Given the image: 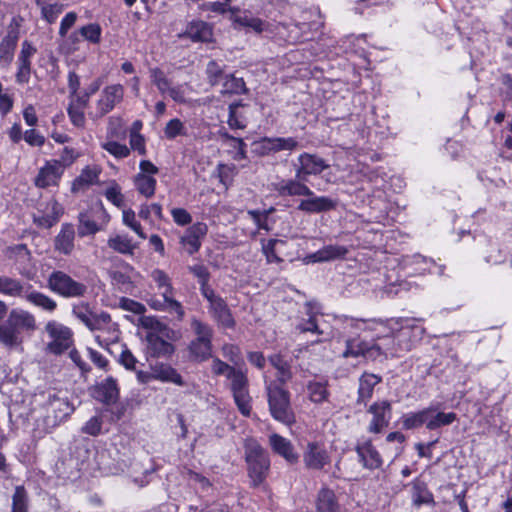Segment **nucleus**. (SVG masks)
<instances>
[{"label":"nucleus","mask_w":512,"mask_h":512,"mask_svg":"<svg viewBox=\"0 0 512 512\" xmlns=\"http://www.w3.org/2000/svg\"><path fill=\"white\" fill-rule=\"evenodd\" d=\"M98 392L102 395V400L106 403L115 402L119 396L117 382L113 377L106 378L98 386Z\"/></svg>","instance_id":"nucleus-43"},{"label":"nucleus","mask_w":512,"mask_h":512,"mask_svg":"<svg viewBox=\"0 0 512 512\" xmlns=\"http://www.w3.org/2000/svg\"><path fill=\"white\" fill-rule=\"evenodd\" d=\"M306 180L295 179L282 180L275 185V190L280 196H313V191L304 183Z\"/></svg>","instance_id":"nucleus-21"},{"label":"nucleus","mask_w":512,"mask_h":512,"mask_svg":"<svg viewBox=\"0 0 512 512\" xmlns=\"http://www.w3.org/2000/svg\"><path fill=\"white\" fill-rule=\"evenodd\" d=\"M348 253V249L340 245H328L311 254L309 258L313 262L330 261L344 257Z\"/></svg>","instance_id":"nucleus-33"},{"label":"nucleus","mask_w":512,"mask_h":512,"mask_svg":"<svg viewBox=\"0 0 512 512\" xmlns=\"http://www.w3.org/2000/svg\"><path fill=\"white\" fill-rule=\"evenodd\" d=\"M107 245L113 251L123 255H133L138 245L128 235L116 234L109 237Z\"/></svg>","instance_id":"nucleus-31"},{"label":"nucleus","mask_w":512,"mask_h":512,"mask_svg":"<svg viewBox=\"0 0 512 512\" xmlns=\"http://www.w3.org/2000/svg\"><path fill=\"white\" fill-rule=\"evenodd\" d=\"M62 166L56 161H47L38 171L34 179V184L38 188H47L57 186L63 175Z\"/></svg>","instance_id":"nucleus-15"},{"label":"nucleus","mask_w":512,"mask_h":512,"mask_svg":"<svg viewBox=\"0 0 512 512\" xmlns=\"http://www.w3.org/2000/svg\"><path fill=\"white\" fill-rule=\"evenodd\" d=\"M100 173L101 169L96 165L85 167L81 171L80 175L74 180L72 190L78 191L84 187H88L96 183Z\"/></svg>","instance_id":"nucleus-37"},{"label":"nucleus","mask_w":512,"mask_h":512,"mask_svg":"<svg viewBox=\"0 0 512 512\" xmlns=\"http://www.w3.org/2000/svg\"><path fill=\"white\" fill-rule=\"evenodd\" d=\"M122 223L132 230L139 238H147V234L144 232L141 223L138 221L136 213L131 208L123 209Z\"/></svg>","instance_id":"nucleus-46"},{"label":"nucleus","mask_w":512,"mask_h":512,"mask_svg":"<svg viewBox=\"0 0 512 512\" xmlns=\"http://www.w3.org/2000/svg\"><path fill=\"white\" fill-rule=\"evenodd\" d=\"M379 343H375L374 339L371 342H366L365 338L358 344V351H354L356 354H361L366 358L375 359L381 354L395 356L397 349L394 347V338L392 337H377Z\"/></svg>","instance_id":"nucleus-10"},{"label":"nucleus","mask_w":512,"mask_h":512,"mask_svg":"<svg viewBox=\"0 0 512 512\" xmlns=\"http://www.w3.org/2000/svg\"><path fill=\"white\" fill-rule=\"evenodd\" d=\"M101 147L117 159L126 158L130 155V148L127 145L121 144L117 141L111 140L103 142L101 143Z\"/></svg>","instance_id":"nucleus-55"},{"label":"nucleus","mask_w":512,"mask_h":512,"mask_svg":"<svg viewBox=\"0 0 512 512\" xmlns=\"http://www.w3.org/2000/svg\"><path fill=\"white\" fill-rule=\"evenodd\" d=\"M100 217L104 219L105 223L109 221V216L107 215L102 204L91 207L85 212H81L79 214L78 235L80 237H84L97 233L101 228L96 223V218Z\"/></svg>","instance_id":"nucleus-13"},{"label":"nucleus","mask_w":512,"mask_h":512,"mask_svg":"<svg viewBox=\"0 0 512 512\" xmlns=\"http://www.w3.org/2000/svg\"><path fill=\"white\" fill-rule=\"evenodd\" d=\"M29 496L24 486L18 485L15 487L12 495L11 512H28Z\"/></svg>","instance_id":"nucleus-44"},{"label":"nucleus","mask_w":512,"mask_h":512,"mask_svg":"<svg viewBox=\"0 0 512 512\" xmlns=\"http://www.w3.org/2000/svg\"><path fill=\"white\" fill-rule=\"evenodd\" d=\"M273 210V208L264 211L249 210L247 214L251 217L258 229L269 231L270 227L268 225V216L273 212Z\"/></svg>","instance_id":"nucleus-61"},{"label":"nucleus","mask_w":512,"mask_h":512,"mask_svg":"<svg viewBox=\"0 0 512 512\" xmlns=\"http://www.w3.org/2000/svg\"><path fill=\"white\" fill-rule=\"evenodd\" d=\"M22 291V285L19 281L0 276V293L17 296L20 295Z\"/></svg>","instance_id":"nucleus-60"},{"label":"nucleus","mask_w":512,"mask_h":512,"mask_svg":"<svg viewBox=\"0 0 512 512\" xmlns=\"http://www.w3.org/2000/svg\"><path fill=\"white\" fill-rule=\"evenodd\" d=\"M72 314L88 328L98 313L93 312L88 303L80 302L73 305Z\"/></svg>","instance_id":"nucleus-48"},{"label":"nucleus","mask_w":512,"mask_h":512,"mask_svg":"<svg viewBox=\"0 0 512 512\" xmlns=\"http://www.w3.org/2000/svg\"><path fill=\"white\" fill-rule=\"evenodd\" d=\"M305 27V24L278 23L276 25H271L269 32L275 34L281 40L289 43H296L303 39L302 31Z\"/></svg>","instance_id":"nucleus-20"},{"label":"nucleus","mask_w":512,"mask_h":512,"mask_svg":"<svg viewBox=\"0 0 512 512\" xmlns=\"http://www.w3.org/2000/svg\"><path fill=\"white\" fill-rule=\"evenodd\" d=\"M47 287L64 298L82 297L87 292V286L74 280L67 273L56 270L47 278Z\"/></svg>","instance_id":"nucleus-8"},{"label":"nucleus","mask_w":512,"mask_h":512,"mask_svg":"<svg viewBox=\"0 0 512 512\" xmlns=\"http://www.w3.org/2000/svg\"><path fill=\"white\" fill-rule=\"evenodd\" d=\"M296 177L299 180H307L310 175H318L329 167V164L321 157L310 154L302 153L297 158Z\"/></svg>","instance_id":"nucleus-12"},{"label":"nucleus","mask_w":512,"mask_h":512,"mask_svg":"<svg viewBox=\"0 0 512 512\" xmlns=\"http://www.w3.org/2000/svg\"><path fill=\"white\" fill-rule=\"evenodd\" d=\"M191 328L196 335V340L212 342L213 330L208 324L198 319H192Z\"/></svg>","instance_id":"nucleus-56"},{"label":"nucleus","mask_w":512,"mask_h":512,"mask_svg":"<svg viewBox=\"0 0 512 512\" xmlns=\"http://www.w3.org/2000/svg\"><path fill=\"white\" fill-rule=\"evenodd\" d=\"M271 415L286 425L294 423V414L290 407L289 393L275 383L266 387Z\"/></svg>","instance_id":"nucleus-6"},{"label":"nucleus","mask_w":512,"mask_h":512,"mask_svg":"<svg viewBox=\"0 0 512 512\" xmlns=\"http://www.w3.org/2000/svg\"><path fill=\"white\" fill-rule=\"evenodd\" d=\"M164 134L167 139H174L179 135H185L186 130L183 122L178 118L171 119L165 126Z\"/></svg>","instance_id":"nucleus-62"},{"label":"nucleus","mask_w":512,"mask_h":512,"mask_svg":"<svg viewBox=\"0 0 512 512\" xmlns=\"http://www.w3.org/2000/svg\"><path fill=\"white\" fill-rule=\"evenodd\" d=\"M23 343V336L6 321L0 325V344L4 347L13 349Z\"/></svg>","instance_id":"nucleus-35"},{"label":"nucleus","mask_w":512,"mask_h":512,"mask_svg":"<svg viewBox=\"0 0 512 512\" xmlns=\"http://www.w3.org/2000/svg\"><path fill=\"white\" fill-rule=\"evenodd\" d=\"M326 450L317 443H309L304 453L303 460L308 468L322 469L328 463Z\"/></svg>","instance_id":"nucleus-24"},{"label":"nucleus","mask_w":512,"mask_h":512,"mask_svg":"<svg viewBox=\"0 0 512 512\" xmlns=\"http://www.w3.org/2000/svg\"><path fill=\"white\" fill-rule=\"evenodd\" d=\"M380 378L374 374H364L359 380V400H365L371 397L373 389L378 384Z\"/></svg>","instance_id":"nucleus-49"},{"label":"nucleus","mask_w":512,"mask_h":512,"mask_svg":"<svg viewBox=\"0 0 512 512\" xmlns=\"http://www.w3.org/2000/svg\"><path fill=\"white\" fill-rule=\"evenodd\" d=\"M142 326L148 329L146 334L147 350L153 357H169L174 353L171 341L177 339V333L154 317H144Z\"/></svg>","instance_id":"nucleus-2"},{"label":"nucleus","mask_w":512,"mask_h":512,"mask_svg":"<svg viewBox=\"0 0 512 512\" xmlns=\"http://www.w3.org/2000/svg\"><path fill=\"white\" fill-rule=\"evenodd\" d=\"M50 404L55 412H59L55 417L60 420L68 417L73 412V407L67 399L54 398L51 400Z\"/></svg>","instance_id":"nucleus-63"},{"label":"nucleus","mask_w":512,"mask_h":512,"mask_svg":"<svg viewBox=\"0 0 512 512\" xmlns=\"http://www.w3.org/2000/svg\"><path fill=\"white\" fill-rule=\"evenodd\" d=\"M368 412L372 414V419L368 426V431L371 433H380L385 427L388 426L391 418V405L387 401H381L372 404Z\"/></svg>","instance_id":"nucleus-16"},{"label":"nucleus","mask_w":512,"mask_h":512,"mask_svg":"<svg viewBox=\"0 0 512 512\" xmlns=\"http://www.w3.org/2000/svg\"><path fill=\"white\" fill-rule=\"evenodd\" d=\"M6 322L22 334L33 332L37 328L36 319L32 313L23 309H12Z\"/></svg>","instance_id":"nucleus-18"},{"label":"nucleus","mask_w":512,"mask_h":512,"mask_svg":"<svg viewBox=\"0 0 512 512\" xmlns=\"http://www.w3.org/2000/svg\"><path fill=\"white\" fill-rule=\"evenodd\" d=\"M306 315L309 317L297 325V329L300 332H313L318 335L326 334L325 330L320 327L317 319V315L320 313V306L317 302H307L305 304Z\"/></svg>","instance_id":"nucleus-25"},{"label":"nucleus","mask_w":512,"mask_h":512,"mask_svg":"<svg viewBox=\"0 0 512 512\" xmlns=\"http://www.w3.org/2000/svg\"><path fill=\"white\" fill-rule=\"evenodd\" d=\"M307 392L309 399L314 403H322L328 398L326 381H310L307 384Z\"/></svg>","instance_id":"nucleus-42"},{"label":"nucleus","mask_w":512,"mask_h":512,"mask_svg":"<svg viewBox=\"0 0 512 512\" xmlns=\"http://www.w3.org/2000/svg\"><path fill=\"white\" fill-rule=\"evenodd\" d=\"M412 503L419 507L423 504H432L433 495L429 492L425 483L414 481L411 488Z\"/></svg>","instance_id":"nucleus-40"},{"label":"nucleus","mask_w":512,"mask_h":512,"mask_svg":"<svg viewBox=\"0 0 512 512\" xmlns=\"http://www.w3.org/2000/svg\"><path fill=\"white\" fill-rule=\"evenodd\" d=\"M136 190L145 198H151L155 194L156 179L151 175L138 173L134 177Z\"/></svg>","instance_id":"nucleus-39"},{"label":"nucleus","mask_w":512,"mask_h":512,"mask_svg":"<svg viewBox=\"0 0 512 512\" xmlns=\"http://www.w3.org/2000/svg\"><path fill=\"white\" fill-rule=\"evenodd\" d=\"M224 93H241L244 90L245 83L241 78H236L231 74H226L222 79Z\"/></svg>","instance_id":"nucleus-57"},{"label":"nucleus","mask_w":512,"mask_h":512,"mask_svg":"<svg viewBox=\"0 0 512 512\" xmlns=\"http://www.w3.org/2000/svg\"><path fill=\"white\" fill-rule=\"evenodd\" d=\"M151 278L156 283L161 294L172 295L173 287L169 276L161 269H155L151 272Z\"/></svg>","instance_id":"nucleus-51"},{"label":"nucleus","mask_w":512,"mask_h":512,"mask_svg":"<svg viewBox=\"0 0 512 512\" xmlns=\"http://www.w3.org/2000/svg\"><path fill=\"white\" fill-rule=\"evenodd\" d=\"M244 449L248 476L252 486L257 487L265 481L269 473V456L258 441L253 438L245 440Z\"/></svg>","instance_id":"nucleus-3"},{"label":"nucleus","mask_w":512,"mask_h":512,"mask_svg":"<svg viewBox=\"0 0 512 512\" xmlns=\"http://www.w3.org/2000/svg\"><path fill=\"white\" fill-rule=\"evenodd\" d=\"M105 197L108 201L117 207H122L124 204V196L121 193L120 186L113 182L105 191Z\"/></svg>","instance_id":"nucleus-64"},{"label":"nucleus","mask_w":512,"mask_h":512,"mask_svg":"<svg viewBox=\"0 0 512 512\" xmlns=\"http://www.w3.org/2000/svg\"><path fill=\"white\" fill-rule=\"evenodd\" d=\"M357 453L363 466L369 469L379 468L382 460L378 451L372 446L370 442L357 447Z\"/></svg>","instance_id":"nucleus-30"},{"label":"nucleus","mask_w":512,"mask_h":512,"mask_svg":"<svg viewBox=\"0 0 512 512\" xmlns=\"http://www.w3.org/2000/svg\"><path fill=\"white\" fill-rule=\"evenodd\" d=\"M88 329L92 332H98L95 335V341L100 347L108 351H110L109 346L117 343L120 338L118 324L105 311H101L96 315Z\"/></svg>","instance_id":"nucleus-7"},{"label":"nucleus","mask_w":512,"mask_h":512,"mask_svg":"<svg viewBox=\"0 0 512 512\" xmlns=\"http://www.w3.org/2000/svg\"><path fill=\"white\" fill-rule=\"evenodd\" d=\"M393 323L396 325L400 324L401 329L399 334L397 335L398 338L406 337L409 334V332L413 333V340H411L408 343H405L404 346L402 347L403 350H410L413 342L418 341L421 338L424 331L421 326L415 325L413 323V320L411 319H405L400 321L396 320Z\"/></svg>","instance_id":"nucleus-36"},{"label":"nucleus","mask_w":512,"mask_h":512,"mask_svg":"<svg viewBox=\"0 0 512 512\" xmlns=\"http://www.w3.org/2000/svg\"><path fill=\"white\" fill-rule=\"evenodd\" d=\"M307 199L300 201L297 209L306 213L315 214L332 210L335 207V202L325 196H307Z\"/></svg>","instance_id":"nucleus-22"},{"label":"nucleus","mask_w":512,"mask_h":512,"mask_svg":"<svg viewBox=\"0 0 512 512\" xmlns=\"http://www.w3.org/2000/svg\"><path fill=\"white\" fill-rule=\"evenodd\" d=\"M162 299L152 298L148 301L151 308L159 311H168L171 314H175L178 320H182L184 317V309L180 302L175 300L172 295L161 294Z\"/></svg>","instance_id":"nucleus-29"},{"label":"nucleus","mask_w":512,"mask_h":512,"mask_svg":"<svg viewBox=\"0 0 512 512\" xmlns=\"http://www.w3.org/2000/svg\"><path fill=\"white\" fill-rule=\"evenodd\" d=\"M179 39H189L192 42H211L213 29L210 24L202 20H193L186 25L183 32L178 33Z\"/></svg>","instance_id":"nucleus-14"},{"label":"nucleus","mask_w":512,"mask_h":512,"mask_svg":"<svg viewBox=\"0 0 512 512\" xmlns=\"http://www.w3.org/2000/svg\"><path fill=\"white\" fill-rule=\"evenodd\" d=\"M426 411H428L427 429L429 430H435L441 426L450 425L457 419L454 412H439L435 408H427Z\"/></svg>","instance_id":"nucleus-34"},{"label":"nucleus","mask_w":512,"mask_h":512,"mask_svg":"<svg viewBox=\"0 0 512 512\" xmlns=\"http://www.w3.org/2000/svg\"><path fill=\"white\" fill-rule=\"evenodd\" d=\"M206 74L211 85H217L221 83L222 79L226 75L223 71V67L215 60L208 62L206 67Z\"/></svg>","instance_id":"nucleus-58"},{"label":"nucleus","mask_w":512,"mask_h":512,"mask_svg":"<svg viewBox=\"0 0 512 512\" xmlns=\"http://www.w3.org/2000/svg\"><path fill=\"white\" fill-rule=\"evenodd\" d=\"M153 376L155 380L161 382H170L178 386H184L182 376L177 372L176 369L167 364H158L153 366Z\"/></svg>","instance_id":"nucleus-32"},{"label":"nucleus","mask_w":512,"mask_h":512,"mask_svg":"<svg viewBox=\"0 0 512 512\" xmlns=\"http://www.w3.org/2000/svg\"><path fill=\"white\" fill-rule=\"evenodd\" d=\"M207 225L201 222L189 227L181 237L180 243L190 255L196 253L201 247V239L207 234Z\"/></svg>","instance_id":"nucleus-17"},{"label":"nucleus","mask_w":512,"mask_h":512,"mask_svg":"<svg viewBox=\"0 0 512 512\" xmlns=\"http://www.w3.org/2000/svg\"><path fill=\"white\" fill-rule=\"evenodd\" d=\"M124 86L116 83L107 85L101 91L96 103L97 112L100 117L112 111L124 98Z\"/></svg>","instance_id":"nucleus-11"},{"label":"nucleus","mask_w":512,"mask_h":512,"mask_svg":"<svg viewBox=\"0 0 512 512\" xmlns=\"http://www.w3.org/2000/svg\"><path fill=\"white\" fill-rule=\"evenodd\" d=\"M231 19L234 23L247 27L255 31L256 33H261L263 31H269L271 24L262 21L259 18L253 17L247 11H241L238 8H230Z\"/></svg>","instance_id":"nucleus-19"},{"label":"nucleus","mask_w":512,"mask_h":512,"mask_svg":"<svg viewBox=\"0 0 512 512\" xmlns=\"http://www.w3.org/2000/svg\"><path fill=\"white\" fill-rule=\"evenodd\" d=\"M428 411L426 409L417 413H409L403 417V427L405 429H414L425 425L427 427Z\"/></svg>","instance_id":"nucleus-52"},{"label":"nucleus","mask_w":512,"mask_h":512,"mask_svg":"<svg viewBox=\"0 0 512 512\" xmlns=\"http://www.w3.org/2000/svg\"><path fill=\"white\" fill-rule=\"evenodd\" d=\"M269 361L272 364V366L278 371L277 379L280 383L284 384L291 379L292 373L290 365L281 355H272L270 356Z\"/></svg>","instance_id":"nucleus-47"},{"label":"nucleus","mask_w":512,"mask_h":512,"mask_svg":"<svg viewBox=\"0 0 512 512\" xmlns=\"http://www.w3.org/2000/svg\"><path fill=\"white\" fill-rule=\"evenodd\" d=\"M284 244V241L279 239H269L268 241L261 240L262 253L266 257L267 263H281L282 259L276 254V245Z\"/></svg>","instance_id":"nucleus-53"},{"label":"nucleus","mask_w":512,"mask_h":512,"mask_svg":"<svg viewBox=\"0 0 512 512\" xmlns=\"http://www.w3.org/2000/svg\"><path fill=\"white\" fill-rule=\"evenodd\" d=\"M26 300L32 305L49 313H53L57 309V302L53 298L38 291H32L27 294Z\"/></svg>","instance_id":"nucleus-38"},{"label":"nucleus","mask_w":512,"mask_h":512,"mask_svg":"<svg viewBox=\"0 0 512 512\" xmlns=\"http://www.w3.org/2000/svg\"><path fill=\"white\" fill-rule=\"evenodd\" d=\"M209 312L220 326L224 328H233L235 326V320L224 299L214 300L209 305Z\"/></svg>","instance_id":"nucleus-23"},{"label":"nucleus","mask_w":512,"mask_h":512,"mask_svg":"<svg viewBox=\"0 0 512 512\" xmlns=\"http://www.w3.org/2000/svg\"><path fill=\"white\" fill-rule=\"evenodd\" d=\"M226 380L239 412L243 416L249 417L252 411V398L249 393L247 370L236 367Z\"/></svg>","instance_id":"nucleus-4"},{"label":"nucleus","mask_w":512,"mask_h":512,"mask_svg":"<svg viewBox=\"0 0 512 512\" xmlns=\"http://www.w3.org/2000/svg\"><path fill=\"white\" fill-rule=\"evenodd\" d=\"M358 183L360 186L356 188V197L363 205L365 204V198H367L369 207V211L366 214H359V217L367 216L368 221L383 225L389 224L392 219L390 216L392 204L381 189L384 179L378 176H364L363 179L358 180Z\"/></svg>","instance_id":"nucleus-1"},{"label":"nucleus","mask_w":512,"mask_h":512,"mask_svg":"<svg viewBox=\"0 0 512 512\" xmlns=\"http://www.w3.org/2000/svg\"><path fill=\"white\" fill-rule=\"evenodd\" d=\"M38 6L41 8L43 19H45L48 23H54L63 11V5L57 3L45 4L43 0L42 5Z\"/></svg>","instance_id":"nucleus-59"},{"label":"nucleus","mask_w":512,"mask_h":512,"mask_svg":"<svg viewBox=\"0 0 512 512\" xmlns=\"http://www.w3.org/2000/svg\"><path fill=\"white\" fill-rule=\"evenodd\" d=\"M75 230L71 224H63L55 237L54 248L61 254L70 255L74 249Z\"/></svg>","instance_id":"nucleus-27"},{"label":"nucleus","mask_w":512,"mask_h":512,"mask_svg":"<svg viewBox=\"0 0 512 512\" xmlns=\"http://www.w3.org/2000/svg\"><path fill=\"white\" fill-rule=\"evenodd\" d=\"M44 331L47 334V352L61 355L70 350L74 345V333L72 329L61 322L50 320L45 324Z\"/></svg>","instance_id":"nucleus-5"},{"label":"nucleus","mask_w":512,"mask_h":512,"mask_svg":"<svg viewBox=\"0 0 512 512\" xmlns=\"http://www.w3.org/2000/svg\"><path fill=\"white\" fill-rule=\"evenodd\" d=\"M191 356L197 361H204L211 356L212 342L194 339L189 345Z\"/></svg>","instance_id":"nucleus-45"},{"label":"nucleus","mask_w":512,"mask_h":512,"mask_svg":"<svg viewBox=\"0 0 512 512\" xmlns=\"http://www.w3.org/2000/svg\"><path fill=\"white\" fill-rule=\"evenodd\" d=\"M269 443L272 450L282 456L286 461L295 463L298 460V455L288 439L273 433L269 436Z\"/></svg>","instance_id":"nucleus-26"},{"label":"nucleus","mask_w":512,"mask_h":512,"mask_svg":"<svg viewBox=\"0 0 512 512\" xmlns=\"http://www.w3.org/2000/svg\"><path fill=\"white\" fill-rule=\"evenodd\" d=\"M79 33L84 40L92 44H99L101 41L102 29L97 23H90L82 26L79 29Z\"/></svg>","instance_id":"nucleus-54"},{"label":"nucleus","mask_w":512,"mask_h":512,"mask_svg":"<svg viewBox=\"0 0 512 512\" xmlns=\"http://www.w3.org/2000/svg\"><path fill=\"white\" fill-rule=\"evenodd\" d=\"M18 42V32L15 30L8 33L0 41V66L8 67L14 58L15 48Z\"/></svg>","instance_id":"nucleus-28"},{"label":"nucleus","mask_w":512,"mask_h":512,"mask_svg":"<svg viewBox=\"0 0 512 512\" xmlns=\"http://www.w3.org/2000/svg\"><path fill=\"white\" fill-rule=\"evenodd\" d=\"M244 108V105L241 103H233L229 105V117H228V125L232 129H244L247 125L246 118L240 111V109Z\"/></svg>","instance_id":"nucleus-50"},{"label":"nucleus","mask_w":512,"mask_h":512,"mask_svg":"<svg viewBox=\"0 0 512 512\" xmlns=\"http://www.w3.org/2000/svg\"><path fill=\"white\" fill-rule=\"evenodd\" d=\"M316 508L318 512H338L339 506L333 491L322 489L317 497Z\"/></svg>","instance_id":"nucleus-41"},{"label":"nucleus","mask_w":512,"mask_h":512,"mask_svg":"<svg viewBox=\"0 0 512 512\" xmlns=\"http://www.w3.org/2000/svg\"><path fill=\"white\" fill-rule=\"evenodd\" d=\"M149 74L151 82L157 87L161 95H168L172 100L178 103L186 102L183 85H172V81L168 79L164 71L159 68H151Z\"/></svg>","instance_id":"nucleus-9"}]
</instances>
